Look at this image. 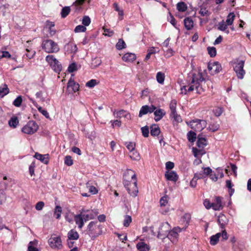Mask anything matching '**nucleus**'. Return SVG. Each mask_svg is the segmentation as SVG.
I'll return each instance as SVG.
<instances>
[{
  "label": "nucleus",
  "mask_w": 251,
  "mask_h": 251,
  "mask_svg": "<svg viewBox=\"0 0 251 251\" xmlns=\"http://www.w3.org/2000/svg\"><path fill=\"white\" fill-rule=\"evenodd\" d=\"M193 21L190 17H187L184 20V26L187 30H190L193 28Z\"/></svg>",
  "instance_id": "nucleus-24"
},
{
  "label": "nucleus",
  "mask_w": 251,
  "mask_h": 251,
  "mask_svg": "<svg viewBox=\"0 0 251 251\" xmlns=\"http://www.w3.org/2000/svg\"><path fill=\"white\" fill-rule=\"evenodd\" d=\"M180 231L181 229L179 227H175L169 231L166 237H168L172 242L175 243L177 241L178 233Z\"/></svg>",
  "instance_id": "nucleus-11"
},
{
  "label": "nucleus",
  "mask_w": 251,
  "mask_h": 251,
  "mask_svg": "<svg viewBox=\"0 0 251 251\" xmlns=\"http://www.w3.org/2000/svg\"><path fill=\"white\" fill-rule=\"evenodd\" d=\"M50 247L54 250H60L63 247L62 241L60 236L52 235L48 240Z\"/></svg>",
  "instance_id": "nucleus-7"
},
{
  "label": "nucleus",
  "mask_w": 251,
  "mask_h": 251,
  "mask_svg": "<svg viewBox=\"0 0 251 251\" xmlns=\"http://www.w3.org/2000/svg\"><path fill=\"white\" fill-rule=\"evenodd\" d=\"M221 237V233H217L210 237V243L211 245H215L217 244Z\"/></svg>",
  "instance_id": "nucleus-28"
},
{
  "label": "nucleus",
  "mask_w": 251,
  "mask_h": 251,
  "mask_svg": "<svg viewBox=\"0 0 251 251\" xmlns=\"http://www.w3.org/2000/svg\"><path fill=\"white\" fill-rule=\"evenodd\" d=\"M76 70H77V67L75 63H73L69 66L68 68V71L69 72L73 73Z\"/></svg>",
  "instance_id": "nucleus-61"
},
{
  "label": "nucleus",
  "mask_w": 251,
  "mask_h": 251,
  "mask_svg": "<svg viewBox=\"0 0 251 251\" xmlns=\"http://www.w3.org/2000/svg\"><path fill=\"white\" fill-rule=\"evenodd\" d=\"M227 25L224 21L220 22L218 24V29L221 31H225L227 34L229 33L227 28Z\"/></svg>",
  "instance_id": "nucleus-25"
},
{
  "label": "nucleus",
  "mask_w": 251,
  "mask_h": 251,
  "mask_svg": "<svg viewBox=\"0 0 251 251\" xmlns=\"http://www.w3.org/2000/svg\"><path fill=\"white\" fill-rule=\"evenodd\" d=\"M197 137V134L195 132L190 131L187 133V138L189 141L194 142Z\"/></svg>",
  "instance_id": "nucleus-40"
},
{
  "label": "nucleus",
  "mask_w": 251,
  "mask_h": 251,
  "mask_svg": "<svg viewBox=\"0 0 251 251\" xmlns=\"http://www.w3.org/2000/svg\"><path fill=\"white\" fill-rule=\"evenodd\" d=\"M160 130L159 127L156 125H153L151 127V134L152 136H157L159 134Z\"/></svg>",
  "instance_id": "nucleus-31"
},
{
  "label": "nucleus",
  "mask_w": 251,
  "mask_h": 251,
  "mask_svg": "<svg viewBox=\"0 0 251 251\" xmlns=\"http://www.w3.org/2000/svg\"><path fill=\"white\" fill-rule=\"evenodd\" d=\"M38 128V126L35 122L29 121L22 128V131L26 134H32L35 133Z\"/></svg>",
  "instance_id": "nucleus-9"
},
{
  "label": "nucleus",
  "mask_w": 251,
  "mask_h": 251,
  "mask_svg": "<svg viewBox=\"0 0 251 251\" xmlns=\"http://www.w3.org/2000/svg\"><path fill=\"white\" fill-rule=\"evenodd\" d=\"M67 87L69 91L71 89L72 92H75L79 89V84L75 83L74 80L71 78L67 83Z\"/></svg>",
  "instance_id": "nucleus-15"
},
{
  "label": "nucleus",
  "mask_w": 251,
  "mask_h": 251,
  "mask_svg": "<svg viewBox=\"0 0 251 251\" xmlns=\"http://www.w3.org/2000/svg\"><path fill=\"white\" fill-rule=\"evenodd\" d=\"M126 44L125 42L122 39H120L119 40L117 43L116 47L117 49L119 50H122L126 48Z\"/></svg>",
  "instance_id": "nucleus-44"
},
{
  "label": "nucleus",
  "mask_w": 251,
  "mask_h": 251,
  "mask_svg": "<svg viewBox=\"0 0 251 251\" xmlns=\"http://www.w3.org/2000/svg\"><path fill=\"white\" fill-rule=\"evenodd\" d=\"M157 81L160 84H163L165 79V74L161 72H158L156 74Z\"/></svg>",
  "instance_id": "nucleus-37"
},
{
  "label": "nucleus",
  "mask_w": 251,
  "mask_h": 251,
  "mask_svg": "<svg viewBox=\"0 0 251 251\" xmlns=\"http://www.w3.org/2000/svg\"><path fill=\"white\" fill-rule=\"evenodd\" d=\"M170 116L172 118L174 119V121H176V122L178 123L181 121V118L180 115H178L176 112H175V113H171Z\"/></svg>",
  "instance_id": "nucleus-54"
},
{
  "label": "nucleus",
  "mask_w": 251,
  "mask_h": 251,
  "mask_svg": "<svg viewBox=\"0 0 251 251\" xmlns=\"http://www.w3.org/2000/svg\"><path fill=\"white\" fill-rule=\"evenodd\" d=\"M219 128V125L217 123L211 124L208 127L210 130L212 132L217 131Z\"/></svg>",
  "instance_id": "nucleus-55"
},
{
  "label": "nucleus",
  "mask_w": 251,
  "mask_h": 251,
  "mask_svg": "<svg viewBox=\"0 0 251 251\" xmlns=\"http://www.w3.org/2000/svg\"><path fill=\"white\" fill-rule=\"evenodd\" d=\"M213 203V209L214 210H221L223 206L222 204L221 198L220 197H216L215 198V201Z\"/></svg>",
  "instance_id": "nucleus-19"
},
{
  "label": "nucleus",
  "mask_w": 251,
  "mask_h": 251,
  "mask_svg": "<svg viewBox=\"0 0 251 251\" xmlns=\"http://www.w3.org/2000/svg\"><path fill=\"white\" fill-rule=\"evenodd\" d=\"M170 109L171 110V113H175V112H176V100H173L171 101L170 103Z\"/></svg>",
  "instance_id": "nucleus-42"
},
{
  "label": "nucleus",
  "mask_w": 251,
  "mask_h": 251,
  "mask_svg": "<svg viewBox=\"0 0 251 251\" xmlns=\"http://www.w3.org/2000/svg\"><path fill=\"white\" fill-rule=\"evenodd\" d=\"M62 213V208L59 205H57L54 211V215L56 218L58 219L60 218L61 214Z\"/></svg>",
  "instance_id": "nucleus-41"
},
{
  "label": "nucleus",
  "mask_w": 251,
  "mask_h": 251,
  "mask_svg": "<svg viewBox=\"0 0 251 251\" xmlns=\"http://www.w3.org/2000/svg\"><path fill=\"white\" fill-rule=\"evenodd\" d=\"M207 50L209 54L211 57H213L216 55V50L215 47H208Z\"/></svg>",
  "instance_id": "nucleus-51"
},
{
  "label": "nucleus",
  "mask_w": 251,
  "mask_h": 251,
  "mask_svg": "<svg viewBox=\"0 0 251 251\" xmlns=\"http://www.w3.org/2000/svg\"><path fill=\"white\" fill-rule=\"evenodd\" d=\"M168 202V198L167 196H164L160 200V204L161 206H165Z\"/></svg>",
  "instance_id": "nucleus-57"
},
{
  "label": "nucleus",
  "mask_w": 251,
  "mask_h": 251,
  "mask_svg": "<svg viewBox=\"0 0 251 251\" xmlns=\"http://www.w3.org/2000/svg\"><path fill=\"white\" fill-rule=\"evenodd\" d=\"M199 13L203 17H208L211 14V12L207 9L206 7L204 6L201 7Z\"/></svg>",
  "instance_id": "nucleus-32"
},
{
  "label": "nucleus",
  "mask_w": 251,
  "mask_h": 251,
  "mask_svg": "<svg viewBox=\"0 0 251 251\" xmlns=\"http://www.w3.org/2000/svg\"><path fill=\"white\" fill-rule=\"evenodd\" d=\"M136 55L132 53H126L122 57V59L125 62H132L135 60Z\"/></svg>",
  "instance_id": "nucleus-22"
},
{
  "label": "nucleus",
  "mask_w": 251,
  "mask_h": 251,
  "mask_svg": "<svg viewBox=\"0 0 251 251\" xmlns=\"http://www.w3.org/2000/svg\"><path fill=\"white\" fill-rule=\"evenodd\" d=\"M86 186L89 187V192L91 194H96L98 193V191L96 188L93 186H90L88 182L86 183Z\"/></svg>",
  "instance_id": "nucleus-56"
},
{
  "label": "nucleus",
  "mask_w": 251,
  "mask_h": 251,
  "mask_svg": "<svg viewBox=\"0 0 251 251\" xmlns=\"http://www.w3.org/2000/svg\"><path fill=\"white\" fill-rule=\"evenodd\" d=\"M203 205L207 209H209L211 208L213 209V203H211L207 199L204 201Z\"/></svg>",
  "instance_id": "nucleus-60"
},
{
  "label": "nucleus",
  "mask_w": 251,
  "mask_h": 251,
  "mask_svg": "<svg viewBox=\"0 0 251 251\" xmlns=\"http://www.w3.org/2000/svg\"><path fill=\"white\" fill-rule=\"evenodd\" d=\"M114 114H115V112L114 113ZM129 113L124 110H121L118 111H117L116 113V117L117 118H121L122 116H124L126 118H128V116H129Z\"/></svg>",
  "instance_id": "nucleus-35"
},
{
  "label": "nucleus",
  "mask_w": 251,
  "mask_h": 251,
  "mask_svg": "<svg viewBox=\"0 0 251 251\" xmlns=\"http://www.w3.org/2000/svg\"><path fill=\"white\" fill-rule=\"evenodd\" d=\"M64 163L66 165L68 166H72L73 164V160L72 159L71 156L70 155H67L65 156L64 159Z\"/></svg>",
  "instance_id": "nucleus-49"
},
{
  "label": "nucleus",
  "mask_w": 251,
  "mask_h": 251,
  "mask_svg": "<svg viewBox=\"0 0 251 251\" xmlns=\"http://www.w3.org/2000/svg\"><path fill=\"white\" fill-rule=\"evenodd\" d=\"M176 8L180 12H185L187 9V6L184 2H179L176 4Z\"/></svg>",
  "instance_id": "nucleus-33"
},
{
  "label": "nucleus",
  "mask_w": 251,
  "mask_h": 251,
  "mask_svg": "<svg viewBox=\"0 0 251 251\" xmlns=\"http://www.w3.org/2000/svg\"><path fill=\"white\" fill-rule=\"evenodd\" d=\"M170 229V225L168 223H163L159 229L158 237L160 239H164L166 237Z\"/></svg>",
  "instance_id": "nucleus-10"
},
{
  "label": "nucleus",
  "mask_w": 251,
  "mask_h": 251,
  "mask_svg": "<svg viewBox=\"0 0 251 251\" xmlns=\"http://www.w3.org/2000/svg\"><path fill=\"white\" fill-rule=\"evenodd\" d=\"M129 186V187H126L127 191L131 196L133 197H136L138 192L136 181L132 183H130Z\"/></svg>",
  "instance_id": "nucleus-14"
},
{
  "label": "nucleus",
  "mask_w": 251,
  "mask_h": 251,
  "mask_svg": "<svg viewBox=\"0 0 251 251\" xmlns=\"http://www.w3.org/2000/svg\"><path fill=\"white\" fill-rule=\"evenodd\" d=\"M67 236L68 238V240H76L78 239L79 234L75 230L72 229L68 232L67 234Z\"/></svg>",
  "instance_id": "nucleus-21"
},
{
  "label": "nucleus",
  "mask_w": 251,
  "mask_h": 251,
  "mask_svg": "<svg viewBox=\"0 0 251 251\" xmlns=\"http://www.w3.org/2000/svg\"><path fill=\"white\" fill-rule=\"evenodd\" d=\"M86 30V27L83 25H78L75 27L74 29V31L75 33L85 32Z\"/></svg>",
  "instance_id": "nucleus-48"
},
{
  "label": "nucleus",
  "mask_w": 251,
  "mask_h": 251,
  "mask_svg": "<svg viewBox=\"0 0 251 251\" xmlns=\"http://www.w3.org/2000/svg\"><path fill=\"white\" fill-rule=\"evenodd\" d=\"M231 63L237 77L240 79H243L245 75V71L244 70L245 61L239 58H236L233 60Z\"/></svg>",
  "instance_id": "nucleus-4"
},
{
  "label": "nucleus",
  "mask_w": 251,
  "mask_h": 251,
  "mask_svg": "<svg viewBox=\"0 0 251 251\" xmlns=\"http://www.w3.org/2000/svg\"><path fill=\"white\" fill-rule=\"evenodd\" d=\"M206 176L205 174H204V172L203 171V170L200 172H198L194 175V179H199L201 178H204Z\"/></svg>",
  "instance_id": "nucleus-52"
},
{
  "label": "nucleus",
  "mask_w": 251,
  "mask_h": 251,
  "mask_svg": "<svg viewBox=\"0 0 251 251\" xmlns=\"http://www.w3.org/2000/svg\"><path fill=\"white\" fill-rule=\"evenodd\" d=\"M132 221V218L130 216L126 215L125 216L123 225L127 227Z\"/></svg>",
  "instance_id": "nucleus-45"
},
{
  "label": "nucleus",
  "mask_w": 251,
  "mask_h": 251,
  "mask_svg": "<svg viewBox=\"0 0 251 251\" xmlns=\"http://www.w3.org/2000/svg\"><path fill=\"white\" fill-rule=\"evenodd\" d=\"M104 33L103 34L105 36H107L109 37L112 36L114 34L113 31L107 28H104Z\"/></svg>",
  "instance_id": "nucleus-64"
},
{
  "label": "nucleus",
  "mask_w": 251,
  "mask_h": 251,
  "mask_svg": "<svg viewBox=\"0 0 251 251\" xmlns=\"http://www.w3.org/2000/svg\"><path fill=\"white\" fill-rule=\"evenodd\" d=\"M48 154H41L39 153H35L34 157L38 160H40L42 163L47 164L48 163L49 159L48 158Z\"/></svg>",
  "instance_id": "nucleus-23"
},
{
  "label": "nucleus",
  "mask_w": 251,
  "mask_h": 251,
  "mask_svg": "<svg viewBox=\"0 0 251 251\" xmlns=\"http://www.w3.org/2000/svg\"><path fill=\"white\" fill-rule=\"evenodd\" d=\"M165 176L168 180L176 182L178 179V176L174 171L166 172Z\"/></svg>",
  "instance_id": "nucleus-17"
},
{
  "label": "nucleus",
  "mask_w": 251,
  "mask_h": 251,
  "mask_svg": "<svg viewBox=\"0 0 251 251\" xmlns=\"http://www.w3.org/2000/svg\"><path fill=\"white\" fill-rule=\"evenodd\" d=\"M156 109V107L154 105L149 106L147 105H144L141 108L138 116L142 117L144 115H146L148 113H151Z\"/></svg>",
  "instance_id": "nucleus-12"
},
{
  "label": "nucleus",
  "mask_w": 251,
  "mask_h": 251,
  "mask_svg": "<svg viewBox=\"0 0 251 251\" xmlns=\"http://www.w3.org/2000/svg\"><path fill=\"white\" fill-rule=\"evenodd\" d=\"M35 168V162H32L31 164L29 166V172L31 176H33L35 175L34 174V169Z\"/></svg>",
  "instance_id": "nucleus-58"
},
{
  "label": "nucleus",
  "mask_w": 251,
  "mask_h": 251,
  "mask_svg": "<svg viewBox=\"0 0 251 251\" xmlns=\"http://www.w3.org/2000/svg\"><path fill=\"white\" fill-rule=\"evenodd\" d=\"M42 47L48 53H56L59 50L58 44L50 39L43 40L42 43Z\"/></svg>",
  "instance_id": "nucleus-5"
},
{
  "label": "nucleus",
  "mask_w": 251,
  "mask_h": 251,
  "mask_svg": "<svg viewBox=\"0 0 251 251\" xmlns=\"http://www.w3.org/2000/svg\"><path fill=\"white\" fill-rule=\"evenodd\" d=\"M170 116L172 118L174 119V121H176V122L178 123L181 121V118L180 115H178L176 112H175V113H171Z\"/></svg>",
  "instance_id": "nucleus-53"
},
{
  "label": "nucleus",
  "mask_w": 251,
  "mask_h": 251,
  "mask_svg": "<svg viewBox=\"0 0 251 251\" xmlns=\"http://www.w3.org/2000/svg\"><path fill=\"white\" fill-rule=\"evenodd\" d=\"M65 47L67 49V51L70 53H75L76 52L77 50L76 45L72 43L68 44Z\"/></svg>",
  "instance_id": "nucleus-26"
},
{
  "label": "nucleus",
  "mask_w": 251,
  "mask_h": 251,
  "mask_svg": "<svg viewBox=\"0 0 251 251\" xmlns=\"http://www.w3.org/2000/svg\"><path fill=\"white\" fill-rule=\"evenodd\" d=\"M23 99L22 96H18L13 102V104L16 107H20L22 104Z\"/></svg>",
  "instance_id": "nucleus-46"
},
{
  "label": "nucleus",
  "mask_w": 251,
  "mask_h": 251,
  "mask_svg": "<svg viewBox=\"0 0 251 251\" xmlns=\"http://www.w3.org/2000/svg\"><path fill=\"white\" fill-rule=\"evenodd\" d=\"M33 103L41 113H42L46 118H50L49 114L46 110L43 109L41 106H39L37 104H35L34 102H33Z\"/></svg>",
  "instance_id": "nucleus-36"
},
{
  "label": "nucleus",
  "mask_w": 251,
  "mask_h": 251,
  "mask_svg": "<svg viewBox=\"0 0 251 251\" xmlns=\"http://www.w3.org/2000/svg\"><path fill=\"white\" fill-rule=\"evenodd\" d=\"M235 15L233 12H230L226 17V23L227 25H230L233 24Z\"/></svg>",
  "instance_id": "nucleus-34"
},
{
  "label": "nucleus",
  "mask_w": 251,
  "mask_h": 251,
  "mask_svg": "<svg viewBox=\"0 0 251 251\" xmlns=\"http://www.w3.org/2000/svg\"><path fill=\"white\" fill-rule=\"evenodd\" d=\"M136 248L139 251H149V245L143 241H140L136 244Z\"/></svg>",
  "instance_id": "nucleus-20"
},
{
  "label": "nucleus",
  "mask_w": 251,
  "mask_h": 251,
  "mask_svg": "<svg viewBox=\"0 0 251 251\" xmlns=\"http://www.w3.org/2000/svg\"><path fill=\"white\" fill-rule=\"evenodd\" d=\"M8 123L11 127H16L19 123V121L17 117H12L9 121Z\"/></svg>",
  "instance_id": "nucleus-43"
},
{
  "label": "nucleus",
  "mask_w": 251,
  "mask_h": 251,
  "mask_svg": "<svg viewBox=\"0 0 251 251\" xmlns=\"http://www.w3.org/2000/svg\"><path fill=\"white\" fill-rule=\"evenodd\" d=\"M129 152V156L130 158L134 160H139L140 159V155L135 150Z\"/></svg>",
  "instance_id": "nucleus-38"
},
{
  "label": "nucleus",
  "mask_w": 251,
  "mask_h": 251,
  "mask_svg": "<svg viewBox=\"0 0 251 251\" xmlns=\"http://www.w3.org/2000/svg\"><path fill=\"white\" fill-rule=\"evenodd\" d=\"M207 145V141L204 138L200 137V135L198 137L197 145L200 148H203Z\"/></svg>",
  "instance_id": "nucleus-27"
},
{
  "label": "nucleus",
  "mask_w": 251,
  "mask_h": 251,
  "mask_svg": "<svg viewBox=\"0 0 251 251\" xmlns=\"http://www.w3.org/2000/svg\"><path fill=\"white\" fill-rule=\"evenodd\" d=\"M208 69L211 74H214L219 73L222 69V67L218 62H214L208 64Z\"/></svg>",
  "instance_id": "nucleus-13"
},
{
  "label": "nucleus",
  "mask_w": 251,
  "mask_h": 251,
  "mask_svg": "<svg viewBox=\"0 0 251 251\" xmlns=\"http://www.w3.org/2000/svg\"><path fill=\"white\" fill-rule=\"evenodd\" d=\"M141 131L144 137H148L149 136V127L147 126L142 127L141 128Z\"/></svg>",
  "instance_id": "nucleus-59"
},
{
  "label": "nucleus",
  "mask_w": 251,
  "mask_h": 251,
  "mask_svg": "<svg viewBox=\"0 0 251 251\" xmlns=\"http://www.w3.org/2000/svg\"><path fill=\"white\" fill-rule=\"evenodd\" d=\"M26 51L27 52V53H26V56L29 59L32 58L35 54L34 50H30L29 49H26Z\"/></svg>",
  "instance_id": "nucleus-63"
},
{
  "label": "nucleus",
  "mask_w": 251,
  "mask_h": 251,
  "mask_svg": "<svg viewBox=\"0 0 251 251\" xmlns=\"http://www.w3.org/2000/svg\"><path fill=\"white\" fill-rule=\"evenodd\" d=\"M91 23V19L90 17L88 16H84L82 20V25L86 26H88Z\"/></svg>",
  "instance_id": "nucleus-47"
},
{
  "label": "nucleus",
  "mask_w": 251,
  "mask_h": 251,
  "mask_svg": "<svg viewBox=\"0 0 251 251\" xmlns=\"http://www.w3.org/2000/svg\"><path fill=\"white\" fill-rule=\"evenodd\" d=\"M71 11V8L69 6H65L62 9L61 12V17L64 18L66 17Z\"/></svg>",
  "instance_id": "nucleus-39"
},
{
  "label": "nucleus",
  "mask_w": 251,
  "mask_h": 251,
  "mask_svg": "<svg viewBox=\"0 0 251 251\" xmlns=\"http://www.w3.org/2000/svg\"><path fill=\"white\" fill-rule=\"evenodd\" d=\"M46 60L55 72L59 73L61 71V64L53 55H47L46 57Z\"/></svg>",
  "instance_id": "nucleus-6"
},
{
  "label": "nucleus",
  "mask_w": 251,
  "mask_h": 251,
  "mask_svg": "<svg viewBox=\"0 0 251 251\" xmlns=\"http://www.w3.org/2000/svg\"><path fill=\"white\" fill-rule=\"evenodd\" d=\"M125 145L129 151L135 150V144L132 142H126Z\"/></svg>",
  "instance_id": "nucleus-50"
},
{
  "label": "nucleus",
  "mask_w": 251,
  "mask_h": 251,
  "mask_svg": "<svg viewBox=\"0 0 251 251\" xmlns=\"http://www.w3.org/2000/svg\"><path fill=\"white\" fill-rule=\"evenodd\" d=\"M9 93V89L6 84L0 86V97L2 98Z\"/></svg>",
  "instance_id": "nucleus-30"
},
{
  "label": "nucleus",
  "mask_w": 251,
  "mask_h": 251,
  "mask_svg": "<svg viewBox=\"0 0 251 251\" xmlns=\"http://www.w3.org/2000/svg\"><path fill=\"white\" fill-rule=\"evenodd\" d=\"M98 209H86L82 208L79 213L74 215V219L78 228L81 229L84 225V222L95 219L99 214Z\"/></svg>",
  "instance_id": "nucleus-2"
},
{
  "label": "nucleus",
  "mask_w": 251,
  "mask_h": 251,
  "mask_svg": "<svg viewBox=\"0 0 251 251\" xmlns=\"http://www.w3.org/2000/svg\"><path fill=\"white\" fill-rule=\"evenodd\" d=\"M205 79L203 76L201 72L199 71L194 73L192 75V79L190 84V86L187 89V86H183L181 88V93L186 94L187 92L193 91L195 89L197 93L201 94L204 92L205 90Z\"/></svg>",
  "instance_id": "nucleus-1"
},
{
  "label": "nucleus",
  "mask_w": 251,
  "mask_h": 251,
  "mask_svg": "<svg viewBox=\"0 0 251 251\" xmlns=\"http://www.w3.org/2000/svg\"><path fill=\"white\" fill-rule=\"evenodd\" d=\"M38 241L34 240L29 243L28 247V251H39L38 249L34 247L37 246Z\"/></svg>",
  "instance_id": "nucleus-29"
},
{
  "label": "nucleus",
  "mask_w": 251,
  "mask_h": 251,
  "mask_svg": "<svg viewBox=\"0 0 251 251\" xmlns=\"http://www.w3.org/2000/svg\"><path fill=\"white\" fill-rule=\"evenodd\" d=\"M96 84H97L96 80V79H91L86 83V86L89 88H92V87H94Z\"/></svg>",
  "instance_id": "nucleus-62"
},
{
  "label": "nucleus",
  "mask_w": 251,
  "mask_h": 251,
  "mask_svg": "<svg viewBox=\"0 0 251 251\" xmlns=\"http://www.w3.org/2000/svg\"><path fill=\"white\" fill-rule=\"evenodd\" d=\"M98 222L92 221L87 226L86 232L91 239H94L101 233V228Z\"/></svg>",
  "instance_id": "nucleus-3"
},
{
  "label": "nucleus",
  "mask_w": 251,
  "mask_h": 251,
  "mask_svg": "<svg viewBox=\"0 0 251 251\" xmlns=\"http://www.w3.org/2000/svg\"><path fill=\"white\" fill-rule=\"evenodd\" d=\"M207 125L206 121L203 120L196 119L190 122L191 128L196 131H200L204 128Z\"/></svg>",
  "instance_id": "nucleus-8"
},
{
  "label": "nucleus",
  "mask_w": 251,
  "mask_h": 251,
  "mask_svg": "<svg viewBox=\"0 0 251 251\" xmlns=\"http://www.w3.org/2000/svg\"><path fill=\"white\" fill-rule=\"evenodd\" d=\"M228 222V220L225 215L223 214H220L218 217V222L222 229L225 228V226L227 224Z\"/></svg>",
  "instance_id": "nucleus-18"
},
{
  "label": "nucleus",
  "mask_w": 251,
  "mask_h": 251,
  "mask_svg": "<svg viewBox=\"0 0 251 251\" xmlns=\"http://www.w3.org/2000/svg\"><path fill=\"white\" fill-rule=\"evenodd\" d=\"M154 115V120L156 122L160 121L165 115L164 110L161 108L157 109L153 111Z\"/></svg>",
  "instance_id": "nucleus-16"
}]
</instances>
